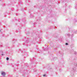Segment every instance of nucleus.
Returning a JSON list of instances; mask_svg holds the SVG:
<instances>
[{"mask_svg": "<svg viewBox=\"0 0 77 77\" xmlns=\"http://www.w3.org/2000/svg\"><path fill=\"white\" fill-rule=\"evenodd\" d=\"M1 31V30L0 29V32Z\"/></svg>", "mask_w": 77, "mask_h": 77, "instance_id": "6", "label": "nucleus"}, {"mask_svg": "<svg viewBox=\"0 0 77 77\" xmlns=\"http://www.w3.org/2000/svg\"><path fill=\"white\" fill-rule=\"evenodd\" d=\"M66 45H68V43H66Z\"/></svg>", "mask_w": 77, "mask_h": 77, "instance_id": "5", "label": "nucleus"}, {"mask_svg": "<svg viewBox=\"0 0 77 77\" xmlns=\"http://www.w3.org/2000/svg\"><path fill=\"white\" fill-rule=\"evenodd\" d=\"M6 74V73H5V72H3V71L2 72L1 75H3V76H5Z\"/></svg>", "mask_w": 77, "mask_h": 77, "instance_id": "1", "label": "nucleus"}, {"mask_svg": "<svg viewBox=\"0 0 77 77\" xmlns=\"http://www.w3.org/2000/svg\"><path fill=\"white\" fill-rule=\"evenodd\" d=\"M46 75H43V76H44V77H45Z\"/></svg>", "mask_w": 77, "mask_h": 77, "instance_id": "4", "label": "nucleus"}, {"mask_svg": "<svg viewBox=\"0 0 77 77\" xmlns=\"http://www.w3.org/2000/svg\"><path fill=\"white\" fill-rule=\"evenodd\" d=\"M6 59H7V60H9V58L7 57Z\"/></svg>", "mask_w": 77, "mask_h": 77, "instance_id": "2", "label": "nucleus"}, {"mask_svg": "<svg viewBox=\"0 0 77 77\" xmlns=\"http://www.w3.org/2000/svg\"><path fill=\"white\" fill-rule=\"evenodd\" d=\"M67 35L68 36H70V34H67Z\"/></svg>", "mask_w": 77, "mask_h": 77, "instance_id": "3", "label": "nucleus"}]
</instances>
